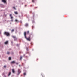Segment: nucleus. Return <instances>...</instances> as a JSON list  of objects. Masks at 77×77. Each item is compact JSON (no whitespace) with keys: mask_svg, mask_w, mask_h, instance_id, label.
<instances>
[{"mask_svg":"<svg viewBox=\"0 0 77 77\" xmlns=\"http://www.w3.org/2000/svg\"><path fill=\"white\" fill-rule=\"evenodd\" d=\"M11 64H15V61H12L11 62Z\"/></svg>","mask_w":77,"mask_h":77,"instance_id":"39448f33","label":"nucleus"},{"mask_svg":"<svg viewBox=\"0 0 77 77\" xmlns=\"http://www.w3.org/2000/svg\"><path fill=\"white\" fill-rule=\"evenodd\" d=\"M19 66L20 67V66H20V65H19Z\"/></svg>","mask_w":77,"mask_h":77,"instance_id":"c85d7f7f","label":"nucleus"},{"mask_svg":"<svg viewBox=\"0 0 77 77\" xmlns=\"http://www.w3.org/2000/svg\"><path fill=\"white\" fill-rule=\"evenodd\" d=\"M25 7H26V6H27V5H25Z\"/></svg>","mask_w":77,"mask_h":77,"instance_id":"a878e982","label":"nucleus"},{"mask_svg":"<svg viewBox=\"0 0 77 77\" xmlns=\"http://www.w3.org/2000/svg\"><path fill=\"white\" fill-rule=\"evenodd\" d=\"M16 64H17V65H18V63H16Z\"/></svg>","mask_w":77,"mask_h":77,"instance_id":"5701e85b","label":"nucleus"},{"mask_svg":"<svg viewBox=\"0 0 77 77\" xmlns=\"http://www.w3.org/2000/svg\"><path fill=\"white\" fill-rule=\"evenodd\" d=\"M2 6H3V5H2Z\"/></svg>","mask_w":77,"mask_h":77,"instance_id":"c756f323","label":"nucleus"},{"mask_svg":"<svg viewBox=\"0 0 77 77\" xmlns=\"http://www.w3.org/2000/svg\"><path fill=\"white\" fill-rule=\"evenodd\" d=\"M21 73V70H20V69H19L18 70V73L17 75H18L20 74Z\"/></svg>","mask_w":77,"mask_h":77,"instance_id":"7ed1b4c3","label":"nucleus"},{"mask_svg":"<svg viewBox=\"0 0 77 77\" xmlns=\"http://www.w3.org/2000/svg\"><path fill=\"white\" fill-rule=\"evenodd\" d=\"M11 72H10L8 74V76H9L11 75Z\"/></svg>","mask_w":77,"mask_h":77,"instance_id":"1a4fd4ad","label":"nucleus"},{"mask_svg":"<svg viewBox=\"0 0 77 77\" xmlns=\"http://www.w3.org/2000/svg\"><path fill=\"white\" fill-rule=\"evenodd\" d=\"M0 34H1V31H0Z\"/></svg>","mask_w":77,"mask_h":77,"instance_id":"bb28decb","label":"nucleus"},{"mask_svg":"<svg viewBox=\"0 0 77 77\" xmlns=\"http://www.w3.org/2000/svg\"><path fill=\"white\" fill-rule=\"evenodd\" d=\"M9 53H10L9 52H8L7 53V54H9Z\"/></svg>","mask_w":77,"mask_h":77,"instance_id":"f3484780","label":"nucleus"},{"mask_svg":"<svg viewBox=\"0 0 77 77\" xmlns=\"http://www.w3.org/2000/svg\"><path fill=\"white\" fill-rule=\"evenodd\" d=\"M4 34L5 35L7 36H10V34L9 33L6 32H4Z\"/></svg>","mask_w":77,"mask_h":77,"instance_id":"f03ea898","label":"nucleus"},{"mask_svg":"<svg viewBox=\"0 0 77 77\" xmlns=\"http://www.w3.org/2000/svg\"><path fill=\"white\" fill-rule=\"evenodd\" d=\"M31 35H32V36H33V35L32 34H30L29 35V37L28 38H27V37L26 36V32H24V36L25 37V38L27 40V41H30L31 40V39H30V36H31Z\"/></svg>","mask_w":77,"mask_h":77,"instance_id":"f257e3e1","label":"nucleus"},{"mask_svg":"<svg viewBox=\"0 0 77 77\" xmlns=\"http://www.w3.org/2000/svg\"><path fill=\"white\" fill-rule=\"evenodd\" d=\"M12 72L13 73H15V70H14V69H12Z\"/></svg>","mask_w":77,"mask_h":77,"instance_id":"6e6552de","label":"nucleus"},{"mask_svg":"<svg viewBox=\"0 0 77 77\" xmlns=\"http://www.w3.org/2000/svg\"><path fill=\"white\" fill-rule=\"evenodd\" d=\"M13 8H14V9H15V7H13Z\"/></svg>","mask_w":77,"mask_h":77,"instance_id":"393cba45","label":"nucleus"},{"mask_svg":"<svg viewBox=\"0 0 77 77\" xmlns=\"http://www.w3.org/2000/svg\"><path fill=\"white\" fill-rule=\"evenodd\" d=\"M23 56H24H24H25V54H24V55H23Z\"/></svg>","mask_w":77,"mask_h":77,"instance_id":"cd10ccee","label":"nucleus"},{"mask_svg":"<svg viewBox=\"0 0 77 77\" xmlns=\"http://www.w3.org/2000/svg\"><path fill=\"white\" fill-rule=\"evenodd\" d=\"M9 60H11V57H9Z\"/></svg>","mask_w":77,"mask_h":77,"instance_id":"6ab92c4d","label":"nucleus"},{"mask_svg":"<svg viewBox=\"0 0 77 77\" xmlns=\"http://www.w3.org/2000/svg\"><path fill=\"white\" fill-rule=\"evenodd\" d=\"M34 1H35V0H32V2H34Z\"/></svg>","mask_w":77,"mask_h":77,"instance_id":"aec40b11","label":"nucleus"},{"mask_svg":"<svg viewBox=\"0 0 77 77\" xmlns=\"http://www.w3.org/2000/svg\"><path fill=\"white\" fill-rule=\"evenodd\" d=\"M14 31V29H12L11 31L12 33V32H13Z\"/></svg>","mask_w":77,"mask_h":77,"instance_id":"4468645a","label":"nucleus"},{"mask_svg":"<svg viewBox=\"0 0 77 77\" xmlns=\"http://www.w3.org/2000/svg\"><path fill=\"white\" fill-rule=\"evenodd\" d=\"M10 16L11 18V19H12V18H13V17H12V16L11 14H10Z\"/></svg>","mask_w":77,"mask_h":77,"instance_id":"423d86ee","label":"nucleus"},{"mask_svg":"<svg viewBox=\"0 0 77 77\" xmlns=\"http://www.w3.org/2000/svg\"><path fill=\"white\" fill-rule=\"evenodd\" d=\"M14 13L15 14H17V15L18 14V12H17V11L14 12Z\"/></svg>","mask_w":77,"mask_h":77,"instance_id":"ddd939ff","label":"nucleus"},{"mask_svg":"<svg viewBox=\"0 0 77 77\" xmlns=\"http://www.w3.org/2000/svg\"><path fill=\"white\" fill-rule=\"evenodd\" d=\"M4 43L5 44H8V41H6L4 42Z\"/></svg>","mask_w":77,"mask_h":77,"instance_id":"0eeeda50","label":"nucleus"},{"mask_svg":"<svg viewBox=\"0 0 77 77\" xmlns=\"http://www.w3.org/2000/svg\"><path fill=\"white\" fill-rule=\"evenodd\" d=\"M25 26L26 27H27L28 26V24H27V23H26L25 24Z\"/></svg>","mask_w":77,"mask_h":77,"instance_id":"9b49d317","label":"nucleus"},{"mask_svg":"<svg viewBox=\"0 0 77 77\" xmlns=\"http://www.w3.org/2000/svg\"><path fill=\"white\" fill-rule=\"evenodd\" d=\"M6 66H4V68H6Z\"/></svg>","mask_w":77,"mask_h":77,"instance_id":"412c9836","label":"nucleus"},{"mask_svg":"<svg viewBox=\"0 0 77 77\" xmlns=\"http://www.w3.org/2000/svg\"><path fill=\"white\" fill-rule=\"evenodd\" d=\"M12 38H14V39H15V38H16V37H15V36H12Z\"/></svg>","mask_w":77,"mask_h":77,"instance_id":"f8f14e48","label":"nucleus"},{"mask_svg":"<svg viewBox=\"0 0 77 77\" xmlns=\"http://www.w3.org/2000/svg\"><path fill=\"white\" fill-rule=\"evenodd\" d=\"M15 21H16V22H18V20H17V19H16L15 20Z\"/></svg>","mask_w":77,"mask_h":77,"instance_id":"dca6fc26","label":"nucleus"},{"mask_svg":"<svg viewBox=\"0 0 77 77\" xmlns=\"http://www.w3.org/2000/svg\"><path fill=\"white\" fill-rule=\"evenodd\" d=\"M29 31H28L27 32V33H28V34H29Z\"/></svg>","mask_w":77,"mask_h":77,"instance_id":"4be33fe9","label":"nucleus"},{"mask_svg":"<svg viewBox=\"0 0 77 77\" xmlns=\"http://www.w3.org/2000/svg\"><path fill=\"white\" fill-rule=\"evenodd\" d=\"M34 28V26H32V29H33Z\"/></svg>","mask_w":77,"mask_h":77,"instance_id":"a211bd4d","label":"nucleus"},{"mask_svg":"<svg viewBox=\"0 0 77 77\" xmlns=\"http://www.w3.org/2000/svg\"><path fill=\"white\" fill-rule=\"evenodd\" d=\"M22 58H23V57H22V56H21L20 57V60H21V59H22Z\"/></svg>","mask_w":77,"mask_h":77,"instance_id":"9d476101","label":"nucleus"},{"mask_svg":"<svg viewBox=\"0 0 77 77\" xmlns=\"http://www.w3.org/2000/svg\"><path fill=\"white\" fill-rule=\"evenodd\" d=\"M14 39V41H16V40H17V38H16V37Z\"/></svg>","mask_w":77,"mask_h":77,"instance_id":"2eb2a0df","label":"nucleus"},{"mask_svg":"<svg viewBox=\"0 0 77 77\" xmlns=\"http://www.w3.org/2000/svg\"><path fill=\"white\" fill-rule=\"evenodd\" d=\"M24 75H26V73H24Z\"/></svg>","mask_w":77,"mask_h":77,"instance_id":"b1692460","label":"nucleus"},{"mask_svg":"<svg viewBox=\"0 0 77 77\" xmlns=\"http://www.w3.org/2000/svg\"><path fill=\"white\" fill-rule=\"evenodd\" d=\"M2 1L4 3H6V0H2Z\"/></svg>","mask_w":77,"mask_h":77,"instance_id":"20e7f679","label":"nucleus"}]
</instances>
